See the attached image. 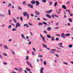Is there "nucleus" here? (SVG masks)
<instances>
[{"label":"nucleus","instance_id":"obj_1","mask_svg":"<svg viewBox=\"0 0 73 73\" xmlns=\"http://www.w3.org/2000/svg\"><path fill=\"white\" fill-rule=\"evenodd\" d=\"M40 37L42 38V40H43V41L44 42H46V41L45 40V38H44V37L42 35H41V34H40Z\"/></svg>","mask_w":73,"mask_h":73},{"label":"nucleus","instance_id":"obj_2","mask_svg":"<svg viewBox=\"0 0 73 73\" xmlns=\"http://www.w3.org/2000/svg\"><path fill=\"white\" fill-rule=\"evenodd\" d=\"M20 23H17L16 24L15 28H17V27H20Z\"/></svg>","mask_w":73,"mask_h":73},{"label":"nucleus","instance_id":"obj_3","mask_svg":"<svg viewBox=\"0 0 73 73\" xmlns=\"http://www.w3.org/2000/svg\"><path fill=\"white\" fill-rule=\"evenodd\" d=\"M61 37L63 38H65L66 37L65 36V34L64 33H62L61 35Z\"/></svg>","mask_w":73,"mask_h":73},{"label":"nucleus","instance_id":"obj_4","mask_svg":"<svg viewBox=\"0 0 73 73\" xmlns=\"http://www.w3.org/2000/svg\"><path fill=\"white\" fill-rule=\"evenodd\" d=\"M27 6L31 8H33V6L32 5L30 4H29L27 5Z\"/></svg>","mask_w":73,"mask_h":73},{"label":"nucleus","instance_id":"obj_5","mask_svg":"<svg viewBox=\"0 0 73 73\" xmlns=\"http://www.w3.org/2000/svg\"><path fill=\"white\" fill-rule=\"evenodd\" d=\"M23 14L24 16H27L29 14L27 13L26 11H25L23 13Z\"/></svg>","mask_w":73,"mask_h":73},{"label":"nucleus","instance_id":"obj_6","mask_svg":"<svg viewBox=\"0 0 73 73\" xmlns=\"http://www.w3.org/2000/svg\"><path fill=\"white\" fill-rule=\"evenodd\" d=\"M44 67H42L40 68V73H43V70L44 69Z\"/></svg>","mask_w":73,"mask_h":73},{"label":"nucleus","instance_id":"obj_7","mask_svg":"<svg viewBox=\"0 0 73 73\" xmlns=\"http://www.w3.org/2000/svg\"><path fill=\"white\" fill-rule=\"evenodd\" d=\"M35 3H36V6H38V5H40V3H39V2H38V1H35Z\"/></svg>","mask_w":73,"mask_h":73},{"label":"nucleus","instance_id":"obj_8","mask_svg":"<svg viewBox=\"0 0 73 73\" xmlns=\"http://www.w3.org/2000/svg\"><path fill=\"white\" fill-rule=\"evenodd\" d=\"M31 4L33 5L35 4H36V2L34 0H33L31 2Z\"/></svg>","mask_w":73,"mask_h":73},{"label":"nucleus","instance_id":"obj_9","mask_svg":"<svg viewBox=\"0 0 73 73\" xmlns=\"http://www.w3.org/2000/svg\"><path fill=\"white\" fill-rule=\"evenodd\" d=\"M62 8H63V9H66V6L64 5H62Z\"/></svg>","mask_w":73,"mask_h":73},{"label":"nucleus","instance_id":"obj_10","mask_svg":"<svg viewBox=\"0 0 73 73\" xmlns=\"http://www.w3.org/2000/svg\"><path fill=\"white\" fill-rule=\"evenodd\" d=\"M46 17H48V18H50V19H51L52 17H50V15L49 14H47L46 15Z\"/></svg>","mask_w":73,"mask_h":73},{"label":"nucleus","instance_id":"obj_11","mask_svg":"<svg viewBox=\"0 0 73 73\" xmlns=\"http://www.w3.org/2000/svg\"><path fill=\"white\" fill-rule=\"evenodd\" d=\"M12 6V4L11 3H9L7 6V7H11Z\"/></svg>","mask_w":73,"mask_h":73},{"label":"nucleus","instance_id":"obj_12","mask_svg":"<svg viewBox=\"0 0 73 73\" xmlns=\"http://www.w3.org/2000/svg\"><path fill=\"white\" fill-rule=\"evenodd\" d=\"M38 25L39 26H42L43 25V24L41 23H38Z\"/></svg>","mask_w":73,"mask_h":73},{"label":"nucleus","instance_id":"obj_13","mask_svg":"<svg viewBox=\"0 0 73 73\" xmlns=\"http://www.w3.org/2000/svg\"><path fill=\"white\" fill-rule=\"evenodd\" d=\"M35 12L36 13H35L36 15H40V13L37 11H35Z\"/></svg>","mask_w":73,"mask_h":73},{"label":"nucleus","instance_id":"obj_14","mask_svg":"<svg viewBox=\"0 0 73 73\" xmlns=\"http://www.w3.org/2000/svg\"><path fill=\"white\" fill-rule=\"evenodd\" d=\"M47 37L48 38H51L52 37H51V36H50V35H47Z\"/></svg>","mask_w":73,"mask_h":73},{"label":"nucleus","instance_id":"obj_15","mask_svg":"<svg viewBox=\"0 0 73 73\" xmlns=\"http://www.w3.org/2000/svg\"><path fill=\"white\" fill-rule=\"evenodd\" d=\"M26 70L27 71L30 72L31 71V69H29V68L28 67L26 68Z\"/></svg>","mask_w":73,"mask_h":73},{"label":"nucleus","instance_id":"obj_16","mask_svg":"<svg viewBox=\"0 0 73 73\" xmlns=\"http://www.w3.org/2000/svg\"><path fill=\"white\" fill-rule=\"evenodd\" d=\"M47 30L48 31H50L51 30V28L50 27H48L47 28Z\"/></svg>","mask_w":73,"mask_h":73},{"label":"nucleus","instance_id":"obj_17","mask_svg":"<svg viewBox=\"0 0 73 73\" xmlns=\"http://www.w3.org/2000/svg\"><path fill=\"white\" fill-rule=\"evenodd\" d=\"M21 36H22V37L23 38H24V39H25L26 38L23 34H21Z\"/></svg>","mask_w":73,"mask_h":73},{"label":"nucleus","instance_id":"obj_18","mask_svg":"<svg viewBox=\"0 0 73 73\" xmlns=\"http://www.w3.org/2000/svg\"><path fill=\"white\" fill-rule=\"evenodd\" d=\"M4 48L6 49H8V46H7L6 45L4 46Z\"/></svg>","mask_w":73,"mask_h":73},{"label":"nucleus","instance_id":"obj_19","mask_svg":"<svg viewBox=\"0 0 73 73\" xmlns=\"http://www.w3.org/2000/svg\"><path fill=\"white\" fill-rule=\"evenodd\" d=\"M51 39H52L51 40V41H54V40H55V38H54L53 37H51Z\"/></svg>","mask_w":73,"mask_h":73},{"label":"nucleus","instance_id":"obj_20","mask_svg":"<svg viewBox=\"0 0 73 73\" xmlns=\"http://www.w3.org/2000/svg\"><path fill=\"white\" fill-rule=\"evenodd\" d=\"M72 47H73V45H72V44L68 45V47L69 48H72Z\"/></svg>","mask_w":73,"mask_h":73},{"label":"nucleus","instance_id":"obj_21","mask_svg":"<svg viewBox=\"0 0 73 73\" xmlns=\"http://www.w3.org/2000/svg\"><path fill=\"white\" fill-rule=\"evenodd\" d=\"M42 46H44V48H47V46H46V45H45V44H42Z\"/></svg>","mask_w":73,"mask_h":73},{"label":"nucleus","instance_id":"obj_22","mask_svg":"<svg viewBox=\"0 0 73 73\" xmlns=\"http://www.w3.org/2000/svg\"><path fill=\"white\" fill-rule=\"evenodd\" d=\"M52 51H56V52H60V51L58 50H56L52 49Z\"/></svg>","mask_w":73,"mask_h":73},{"label":"nucleus","instance_id":"obj_23","mask_svg":"<svg viewBox=\"0 0 73 73\" xmlns=\"http://www.w3.org/2000/svg\"><path fill=\"white\" fill-rule=\"evenodd\" d=\"M8 15H11V10L10 9L8 10Z\"/></svg>","mask_w":73,"mask_h":73},{"label":"nucleus","instance_id":"obj_24","mask_svg":"<svg viewBox=\"0 0 73 73\" xmlns=\"http://www.w3.org/2000/svg\"><path fill=\"white\" fill-rule=\"evenodd\" d=\"M68 20H69V21H70V22H71V23L72 22V18H68Z\"/></svg>","mask_w":73,"mask_h":73},{"label":"nucleus","instance_id":"obj_25","mask_svg":"<svg viewBox=\"0 0 73 73\" xmlns=\"http://www.w3.org/2000/svg\"><path fill=\"white\" fill-rule=\"evenodd\" d=\"M13 19L14 21V23H17V21H16V19H15V18H13Z\"/></svg>","mask_w":73,"mask_h":73},{"label":"nucleus","instance_id":"obj_26","mask_svg":"<svg viewBox=\"0 0 73 73\" xmlns=\"http://www.w3.org/2000/svg\"><path fill=\"white\" fill-rule=\"evenodd\" d=\"M70 34L69 33L68 34H66L65 35V36H70Z\"/></svg>","mask_w":73,"mask_h":73},{"label":"nucleus","instance_id":"obj_27","mask_svg":"<svg viewBox=\"0 0 73 73\" xmlns=\"http://www.w3.org/2000/svg\"><path fill=\"white\" fill-rule=\"evenodd\" d=\"M59 12H58V11H57V10H56V12H57V13H58V14H60V9H59Z\"/></svg>","mask_w":73,"mask_h":73},{"label":"nucleus","instance_id":"obj_28","mask_svg":"<svg viewBox=\"0 0 73 73\" xmlns=\"http://www.w3.org/2000/svg\"><path fill=\"white\" fill-rule=\"evenodd\" d=\"M42 1L43 2V3H45L46 2V0H42Z\"/></svg>","mask_w":73,"mask_h":73},{"label":"nucleus","instance_id":"obj_29","mask_svg":"<svg viewBox=\"0 0 73 73\" xmlns=\"http://www.w3.org/2000/svg\"><path fill=\"white\" fill-rule=\"evenodd\" d=\"M57 2H55L54 4V7H56L57 6Z\"/></svg>","mask_w":73,"mask_h":73},{"label":"nucleus","instance_id":"obj_30","mask_svg":"<svg viewBox=\"0 0 73 73\" xmlns=\"http://www.w3.org/2000/svg\"><path fill=\"white\" fill-rule=\"evenodd\" d=\"M25 4H26V1H24L23 2V5H25Z\"/></svg>","mask_w":73,"mask_h":73},{"label":"nucleus","instance_id":"obj_31","mask_svg":"<svg viewBox=\"0 0 73 73\" xmlns=\"http://www.w3.org/2000/svg\"><path fill=\"white\" fill-rule=\"evenodd\" d=\"M29 59V57H28V56H26V58L25 59L26 60H28Z\"/></svg>","mask_w":73,"mask_h":73},{"label":"nucleus","instance_id":"obj_32","mask_svg":"<svg viewBox=\"0 0 73 73\" xmlns=\"http://www.w3.org/2000/svg\"><path fill=\"white\" fill-rule=\"evenodd\" d=\"M12 31H17V30L15 28H13L12 29Z\"/></svg>","mask_w":73,"mask_h":73},{"label":"nucleus","instance_id":"obj_33","mask_svg":"<svg viewBox=\"0 0 73 73\" xmlns=\"http://www.w3.org/2000/svg\"><path fill=\"white\" fill-rule=\"evenodd\" d=\"M27 19H28L29 18V14H28L27 15Z\"/></svg>","mask_w":73,"mask_h":73},{"label":"nucleus","instance_id":"obj_34","mask_svg":"<svg viewBox=\"0 0 73 73\" xmlns=\"http://www.w3.org/2000/svg\"><path fill=\"white\" fill-rule=\"evenodd\" d=\"M58 45H59V46H60V45H62V43L61 42H60V43H58Z\"/></svg>","mask_w":73,"mask_h":73},{"label":"nucleus","instance_id":"obj_35","mask_svg":"<svg viewBox=\"0 0 73 73\" xmlns=\"http://www.w3.org/2000/svg\"><path fill=\"white\" fill-rule=\"evenodd\" d=\"M52 12V10H50L49 11H48V12L49 13H49H51V12Z\"/></svg>","mask_w":73,"mask_h":73},{"label":"nucleus","instance_id":"obj_36","mask_svg":"<svg viewBox=\"0 0 73 73\" xmlns=\"http://www.w3.org/2000/svg\"><path fill=\"white\" fill-rule=\"evenodd\" d=\"M44 65H46V62L45 61H44Z\"/></svg>","mask_w":73,"mask_h":73},{"label":"nucleus","instance_id":"obj_37","mask_svg":"<svg viewBox=\"0 0 73 73\" xmlns=\"http://www.w3.org/2000/svg\"><path fill=\"white\" fill-rule=\"evenodd\" d=\"M32 54L33 56H35V52H32Z\"/></svg>","mask_w":73,"mask_h":73},{"label":"nucleus","instance_id":"obj_38","mask_svg":"<svg viewBox=\"0 0 73 73\" xmlns=\"http://www.w3.org/2000/svg\"><path fill=\"white\" fill-rule=\"evenodd\" d=\"M18 9H19V10H22V8H21L20 7H18Z\"/></svg>","mask_w":73,"mask_h":73},{"label":"nucleus","instance_id":"obj_39","mask_svg":"<svg viewBox=\"0 0 73 73\" xmlns=\"http://www.w3.org/2000/svg\"><path fill=\"white\" fill-rule=\"evenodd\" d=\"M3 55H4V56H7V54L5 53H3Z\"/></svg>","mask_w":73,"mask_h":73},{"label":"nucleus","instance_id":"obj_40","mask_svg":"<svg viewBox=\"0 0 73 73\" xmlns=\"http://www.w3.org/2000/svg\"><path fill=\"white\" fill-rule=\"evenodd\" d=\"M43 23L44 25H47V23H46V22H43Z\"/></svg>","mask_w":73,"mask_h":73},{"label":"nucleus","instance_id":"obj_41","mask_svg":"<svg viewBox=\"0 0 73 73\" xmlns=\"http://www.w3.org/2000/svg\"><path fill=\"white\" fill-rule=\"evenodd\" d=\"M56 41H58L59 40V38H56Z\"/></svg>","mask_w":73,"mask_h":73},{"label":"nucleus","instance_id":"obj_42","mask_svg":"<svg viewBox=\"0 0 73 73\" xmlns=\"http://www.w3.org/2000/svg\"><path fill=\"white\" fill-rule=\"evenodd\" d=\"M20 19H21V21H23V18L22 17H20Z\"/></svg>","mask_w":73,"mask_h":73},{"label":"nucleus","instance_id":"obj_43","mask_svg":"<svg viewBox=\"0 0 73 73\" xmlns=\"http://www.w3.org/2000/svg\"><path fill=\"white\" fill-rule=\"evenodd\" d=\"M27 63L28 65H29V62H28V61L27 60Z\"/></svg>","mask_w":73,"mask_h":73},{"label":"nucleus","instance_id":"obj_44","mask_svg":"<svg viewBox=\"0 0 73 73\" xmlns=\"http://www.w3.org/2000/svg\"><path fill=\"white\" fill-rule=\"evenodd\" d=\"M63 64H65V65H68V63L67 62H63Z\"/></svg>","mask_w":73,"mask_h":73},{"label":"nucleus","instance_id":"obj_45","mask_svg":"<svg viewBox=\"0 0 73 73\" xmlns=\"http://www.w3.org/2000/svg\"><path fill=\"white\" fill-rule=\"evenodd\" d=\"M0 58H1V59H2V58H3V56H2V55H1V54H0Z\"/></svg>","mask_w":73,"mask_h":73},{"label":"nucleus","instance_id":"obj_46","mask_svg":"<svg viewBox=\"0 0 73 73\" xmlns=\"http://www.w3.org/2000/svg\"><path fill=\"white\" fill-rule=\"evenodd\" d=\"M29 25L32 26L33 25V24L32 23H29Z\"/></svg>","mask_w":73,"mask_h":73},{"label":"nucleus","instance_id":"obj_47","mask_svg":"<svg viewBox=\"0 0 73 73\" xmlns=\"http://www.w3.org/2000/svg\"><path fill=\"white\" fill-rule=\"evenodd\" d=\"M43 19L44 20H45V21H47V20H48V19H44V18H43Z\"/></svg>","mask_w":73,"mask_h":73},{"label":"nucleus","instance_id":"obj_48","mask_svg":"<svg viewBox=\"0 0 73 73\" xmlns=\"http://www.w3.org/2000/svg\"><path fill=\"white\" fill-rule=\"evenodd\" d=\"M45 13H47V14H49V11H45Z\"/></svg>","mask_w":73,"mask_h":73},{"label":"nucleus","instance_id":"obj_49","mask_svg":"<svg viewBox=\"0 0 73 73\" xmlns=\"http://www.w3.org/2000/svg\"><path fill=\"white\" fill-rule=\"evenodd\" d=\"M12 27V26H11V25H9V27H8V28L9 29L10 28H11Z\"/></svg>","mask_w":73,"mask_h":73},{"label":"nucleus","instance_id":"obj_50","mask_svg":"<svg viewBox=\"0 0 73 73\" xmlns=\"http://www.w3.org/2000/svg\"><path fill=\"white\" fill-rule=\"evenodd\" d=\"M59 47H61V48H64V47L62 45H60L59 46Z\"/></svg>","mask_w":73,"mask_h":73},{"label":"nucleus","instance_id":"obj_51","mask_svg":"<svg viewBox=\"0 0 73 73\" xmlns=\"http://www.w3.org/2000/svg\"><path fill=\"white\" fill-rule=\"evenodd\" d=\"M50 52L51 53H53L54 54L55 53V52H53L52 51H50Z\"/></svg>","mask_w":73,"mask_h":73},{"label":"nucleus","instance_id":"obj_52","mask_svg":"<svg viewBox=\"0 0 73 73\" xmlns=\"http://www.w3.org/2000/svg\"><path fill=\"white\" fill-rule=\"evenodd\" d=\"M44 33H46V34H47V32H46V31H44Z\"/></svg>","mask_w":73,"mask_h":73},{"label":"nucleus","instance_id":"obj_53","mask_svg":"<svg viewBox=\"0 0 73 73\" xmlns=\"http://www.w3.org/2000/svg\"><path fill=\"white\" fill-rule=\"evenodd\" d=\"M33 50L34 52H36V49H35V48H33Z\"/></svg>","mask_w":73,"mask_h":73},{"label":"nucleus","instance_id":"obj_54","mask_svg":"<svg viewBox=\"0 0 73 73\" xmlns=\"http://www.w3.org/2000/svg\"><path fill=\"white\" fill-rule=\"evenodd\" d=\"M50 5H51L52 4V2H50Z\"/></svg>","mask_w":73,"mask_h":73},{"label":"nucleus","instance_id":"obj_55","mask_svg":"<svg viewBox=\"0 0 73 73\" xmlns=\"http://www.w3.org/2000/svg\"><path fill=\"white\" fill-rule=\"evenodd\" d=\"M15 70H18V71L20 70L18 69L17 68H15Z\"/></svg>","mask_w":73,"mask_h":73},{"label":"nucleus","instance_id":"obj_56","mask_svg":"<svg viewBox=\"0 0 73 73\" xmlns=\"http://www.w3.org/2000/svg\"><path fill=\"white\" fill-rule=\"evenodd\" d=\"M38 57H42V55H38Z\"/></svg>","mask_w":73,"mask_h":73},{"label":"nucleus","instance_id":"obj_57","mask_svg":"<svg viewBox=\"0 0 73 73\" xmlns=\"http://www.w3.org/2000/svg\"><path fill=\"white\" fill-rule=\"evenodd\" d=\"M55 35H56V36H60V35H58L56 34Z\"/></svg>","mask_w":73,"mask_h":73},{"label":"nucleus","instance_id":"obj_58","mask_svg":"<svg viewBox=\"0 0 73 73\" xmlns=\"http://www.w3.org/2000/svg\"><path fill=\"white\" fill-rule=\"evenodd\" d=\"M31 42H30L28 43L29 45H31Z\"/></svg>","mask_w":73,"mask_h":73},{"label":"nucleus","instance_id":"obj_59","mask_svg":"<svg viewBox=\"0 0 73 73\" xmlns=\"http://www.w3.org/2000/svg\"><path fill=\"white\" fill-rule=\"evenodd\" d=\"M30 34H31V36H33V34H32V33L31 32Z\"/></svg>","mask_w":73,"mask_h":73},{"label":"nucleus","instance_id":"obj_60","mask_svg":"<svg viewBox=\"0 0 73 73\" xmlns=\"http://www.w3.org/2000/svg\"><path fill=\"white\" fill-rule=\"evenodd\" d=\"M7 64V63L4 62V63H3V64L5 65H6Z\"/></svg>","mask_w":73,"mask_h":73},{"label":"nucleus","instance_id":"obj_61","mask_svg":"<svg viewBox=\"0 0 73 73\" xmlns=\"http://www.w3.org/2000/svg\"><path fill=\"white\" fill-rule=\"evenodd\" d=\"M55 17H58V15H54Z\"/></svg>","mask_w":73,"mask_h":73},{"label":"nucleus","instance_id":"obj_62","mask_svg":"<svg viewBox=\"0 0 73 73\" xmlns=\"http://www.w3.org/2000/svg\"><path fill=\"white\" fill-rule=\"evenodd\" d=\"M33 14H31V17H33Z\"/></svg>","mask_w":73,"mask_h":73},{"label":"nucleus","instance_id":"obj_63","mask_svg":"<svg viewBox=\"0 0 73 73\" xmlns=\"http://www.w3.org/2000/svg\"><path fill=\"white\" fill-rule=\"evenodd\" d=\"M8 41H12V39H9V40H8Z\"/></svg>","mask_w":73,"mask_h":73},{"label":"nucleus","instance_id":"obj_64","mask_svg":"<svg viewBox=\"0 0 73 73\" xmlns=\"http://www.w3.org/2000/svg\"><path fill=\"white\" fill-rule=\"evenodd\" d=\"M24 72H25V73H27V71L26 70H24Z\"/></svg>","mask_w":73,"mask_h":73}]
</instances>
